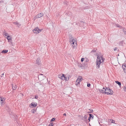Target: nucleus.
<instances>
[{
    "mask_svg": "<svg viewBox=\"0 0 126 126\" xmlns=\"http://www.w3.org/2000/svg\"><path fill=\"white\" fill-rule=\"evenodd\" d=\"M104 62V59L102 56L99 55H97V58L96 62L97 68H99L100 67V65L103 64Z\"/></svg>",
    "mask_w": 126,
    "mask_h": 126,
    "instance_id": "nucleus-1",
    "label": "nucleus"
},
{
    "mask_svg": "<svg viewBox=\"0 0 126 126\" xmlns=\"http://www.w3.org/2000/svg\"><path fill=\"white\" fill-rule=\"evenodd\" d=\"M70 42L71 45L72 46L73 48H75L77 46L76 41L73 38H70Z\"/></svg>",
    "mask_w": 126,
    "mask_h": 126,
    "instance_id": "nucleus-2",
    "label": "nucleus"
},
{
    "mask_svg": "<svg viewBox=\"0 0 126 126\" xmlns=\"http://www.w3.org/2000/svg\"><path fill=\"white\" fill-rule=\"evenodd\" d=\"M105 93L107 94H112L113 93V91L109 88H106L105 90Z\"/></svg>",
    "mask_w": 126,
    "mask_h": 126,
    "instance_id": "nucleus-3",
    "label": "nucleus"
},
{
    "mask_svg": "<svg viewBox=\"0 0 126 126\" xmlns=\"http://www.w3.org/2000/svg\"><path fill=\"white\" fill-rule=\"evenodd\" d=\"M7 39L8 42H9L10 45L12 46H13V43L12 42V38L10 37L8 35V36L6 37Z\"/></svg>",
    "mask_w": 126,
    "mask_h": 126,
    "instance_id": "nucleus-4",
    "label": "nucleus"
},
{
    "mask_svg": "<svg viewBox=\"0 0 126 126\" xmlns=\"http://www.w3.org/2000/svg\"><path fill=\"white\" fill-rule=\"evenodd\" d=\"M41 30H39L38 28H36L33 30V32L36 34L40 32H41Z\"/></svg>",
    "mask_w": 126,
    "mask_h": 126,
    "instance_id": "nucleus-5",
    "label": "nucleus"
},
{
    "mask_svg": "<svg viewBox=\"0 0 126 126\" xmlns=\"http://www.w3.org/2000/svg\"><path fill=\"white\" fill-rule=\"evenodd\" d=\"M58 77L63 80H67V78L65 77L64 75L63 74H62V76L61 75H58Z\"/></svg>",
    "mask_w": 126,
    "mask_h": 126,
    "instance_id": "nucleus-6",
    "label": "nucleus"
},
{
    "mask_svg": "<svg viewBox=\"0 0 126 126\" xmlns=\"http://www.w3.org/2000/svg\"><path fill=\"white\" fill-rule=\"evenodd\" d=\"M44 14L42 13H41L37 15L36 16V18H40L43 16Z\"/></svg>",
    "mask_w": 126,
    "mask_h": 126,
    "instance_id": "nucleus-7",
    "label": "nucleus"
},
{
    "mask_svg": "<svg viewBox=\"0 0 126 126\" xmlns=\"http://www.w3.org/2000/svg\"><path fill=\"white\" fill-rule=\"evenodd\" d=\"M44 77V76L42 74H40L38 76V78L39 79L42 80L43 79V78Z\"/></svg>",
    "mask_w": 126,
    "mask_h": 126,
    "instance_id": "nucleus-8",
    "label": "nucleus"
},
{
    "mask_svg": "<svg viewBox=\"0 0 126 126\" xmlns=\"http://www.w3.org/2000/svg\"><path fill=\"white\" fill-rule=\"evenodd\" d=\"M105 88L103 87L102 89H98V90L101 93H105Z\"/></svg>",
    "mask_w": 126,
    "mask_h": 126,
    "instance_id": "nucleus-9",
    "label": "nucleus"
},
{
    "mask_svg": "<svg viewBox=\"0 0 126 126\" xmlns=\"http://www.w3.org/2000/svg\"><path fill=\"white\" fill-rule=\"evenodd\" d=\"M13 23L15 24V25H17V26L18 27H19L21 25V24H19V23L17 21H16L15 22H14Z\"/></svg>",
    "mask_w": 126,
    "mask_h": 126,
    "instance_id": "nucleus-10",
    "label": "nucleus"
},
{
    "mask_svg": "<svg viewBox=\"0 0 126 126\" xmlns=\"http://www.w3.org/2000/svg\"><path fill=\"white\" fill-rule=\"evenodd\" d=\"M5 99L4 98H0V103L2 105V103H3V101L5 100Z\"/></svg>",
    "mask_w": 126,
    "mask_h": 126,
    "instance_id": "nucleus-11",
    "label": "nucleus"
},
{
    "mask_svg": "<svg viewBox=\"0 0 126 126\" xmlns=\"http://www.w3.org/2000/svg\"><path fill=\"white\" fill-rule=\"evenodd\" d=\"M40 59L39 58H38L36 61V63L38 65H39L40 63Z\"/></svg>",
    "mask_w": 126,
    "mask_h": 126,
    "instance_id": "nucleus-12",
    "label": "nucleus"
},
{
    "mask_svg": "<svg viewBox=\"0 0 126 126\" xmlns=\"http://www.w3.org/2000/svg\"><path fill=\"white\" fill-rule=\"evenodd\" d=\"M83 80L81 76H79V77L77 79V80L78 81H81L82 80Z\"/></svg>",
    "mask_w": 126,
    "mask_h": 126,
    "instance_id": "nucleus-13",
    "label": "nucleus"
},
{
    "mask_svg": "<svg viewBox=\"0 0 126 126\" xmlns=\"http://www.w3.org/2000/svg\"><path fill=\"white\" fill-rule=\"evenodd\" d=\"M115 82L120 87V88L121 87V83L118 81H115Z\"/></svg>",
    "mask_w": 126,
    "mask_h": 126,
    "instance_id": "nucleus-14",
    "label": "nucleus"
},
{
    "mask_svg": "<svg viewBox=\"0 0 126 126\" xmlns=\"http://www.w3.org/2000/svg\"><path fill=\"white\" fill-rule=\"evenodd\" d=\"M3 34L4 36L6 37L8 36V35L9 36V35L7 33H6V32H3Z\"/></svg>",
    "mask_w": 126,
    "mask_h": 126,
    "instance_id": "nucleus-15",
    "label": "nucleus"
},
{
    "mask_svg": "<svg viewBox=\"0 0 126 126\" xmlns=\"http://www.w3.org/2000/svg\"><path fill=\"white\" fill-rule=\"evenodd\" d=\"M36 105L35 103H32L30 104V107H31L32 106H33L34 107H36Z\"/></svg>",
    "mask_w": 126,
    "mask_h": 126,
    "instance_id": "nucleus-16",
    "label": "nucleus"
},
{
    "mask_svg": "<svg viewBox=\"0 0 126 126\" xmlns=\"http://www.w3.org/2000/svg\"><path fill=\"white\" fill-rule=\"evenodd\" d=\"M12 87L13 89L15 90L16 89L17 86L15 85H12Z\"/></svg>",
    "mask_w": 126,
    "mask_h": 126,
    "instance_id": "nucleus-17",
    "label": "nucleus"
},
{
    "mask_svg": "<svg viewBox=\"0 0 126 126\" xmlns=\"http://www.w3.org/2000/svg\"><path fill=\"white\" fill-rule=\"evenodd\" d=\"M85 23L83 22L82 21L81 22V23L80 24L81 25V26H82V25H83V26H82V27L84 28H85V26H84V25H85Z\"/></svg>",
    "mask_w": 126,
    "mask_h": 126,
    "instance_id": "nucleus-18",
    "label": "nucleus"
},
{
    "mask_svg": "<svg viewBox=\"0 0 126 126\" xmlns=\"http://www.w3.org/2000/svg\"><path fill=\"white\" fill-rule=\"evenodd\" d=\"M8 50H3L2 52V53H6L8 52Z\"/></svg>",
    "mask_w": 126,
    "mask_h": 126,
    "instance_id": "nucleus-19",
    "label": "nucleus"
},
{
    "mask_svg": "<svg viewBox=\"0 0 126 126\" xmlns=\"http://www.w3.org/2000/svg\"><path fill=\"white\" fill-rule=\"evenodd\" d=\"M122 68L124 70L126 68V64H123L122 66Z\"/></svg>",
    "mask_w": 126,
    "mask_h": 126,
    "instance_id": "nucleus-20",
    "label": "nucleus"
},
{
    "mask_svg": "<svg viewBox=\"0 0 126 126\" xmlns=\"http://www.w3.org/2000/svg\"><path fill=\"white\" fill-rule=\"evenodd\" d=\"M79 81H78V80H77L76 82V85L77 86H78V85L79 84Z\"/></svg>",
    "mask_w": 126,
    "mask_h": 126,
    "instance_id": "nucleus-21",
    "label": "nucleus"
},
{
    "mask_svg": "<svg viewBox=\"0 0 126 126\" xmlns=\"http://www.w3.org/2000/svg\"><path fill=\"white\" fill-rule=\"evenodd\" d=\"M89 115H90V118H91L92 117V119L93 118L94 116L93 115H92L91 114H89Z\"/></svg>",
    "mask_w": 126,
    "mask_h": 126,
    "instance_id": "nucleus-22",
    "label": "nucleus"
},
{
    "mask_svg": "<svg viewBox=\"0 0 126 126\" xmlns=\"http://www.w3.org/2000/svg\"><path fill=\"white\" fill-rule=\"evenodd\" d=\"M110 121H111V122L112 123H115V121L113 120H110Z\"/></svg>",
    "mask_w": 126,
    "mask_h": 126,
    "instance_id": "nucleus-23",
    "label": "nucleus"
},
{
    "mask_svg": "<svg viewBox=\"0 0 126 126\" xmlns=\"http://www.w3.org/2000/svg\"><path fill=\"white\" fill-rule=\"evenodd\" d=\"M123 89L124 91L126 92V85L124 87Z\"/></svg>",
    "mask_w": 126,
    "mask_h": 126,
    "instance_id": "nucleus-24",
    "label": "nucleus"
},
{
    "mask_svg": "<svg viewBox=\"0 0 126 126\" xmlns=\"http://www.w3.org/2000/svg\"><path fill=\"white\" fill-rule=\"evenodd\" d=\"M116 27H119L120 28H121L122 27V26H120V25H119L117 24L116 25Z\"/></svg>",
    "mask_w": 126,
    "mask_h": 126,
    "instance_id": "nucleus-25",
    "label": "nucleus"
},
{
    "mask_svg": "<svg viewBox=\"0 0 126 126\" xmlns=\"http://www.w3.org/2000/svg\"><path fill=\"white\" fill-rule=\"evenodd\" d=\"M53 123H51L48 125V126H53Z\"/></svg>",
    "mask_w": 126,
    "mask_h": 126,
    "instance_id": "nucleus-26",
    "label": "nucleus"
},
{
    "mask_svg": "<svg viewBox=\"0 0 126 126\" xmlns=\"http://www.w3.org/2000/svg\"><path fill=\"white\" fill-rule=\"evenodd\" d=\"M55 118H53L50 121V122H52L54 121L55 120Z\"/></svg>",
    "mask_w": 126,
    "mask_h": 126,
    "instance_id": "nucleus-27",
    "label": "nucleus"
},
{
    "mask_svg": "<svg viewBox=\"0 0 126 126\" xmlns=\"http://www.w3.org/2000/svg\"><path fill=\"white\" fill-rule=\"evenodd\" d=\"M90 85H91V84H90V83H87V86L88 87H90Z\"/></svg>",
    "mask_w": 126,
    "mask_h": 126,
    "instance_id": "nucleus-28",
    "label": "nucleus"
},
{
    "mask_svg": "<svg viewBox=\"0 0 126 126\" xmlns=\"http://www.w3.org/2000/svg\"><path fill=\"white\" fill-rule=\"evenodd\" d=\"M38 98V96L37 95H35V99H37Z\"/></svg>",
    "mask_w": 126,
    "mask_h": 126,
    "instance_id": "nucleus-29",
    "label": "nucleus"
},
{
    "mask_svg": "<svg viewBox=\"0 0 126 126\" xmlns=\"http://www.w3.org/2000/svg\"><path fill=\"white\" fill-rule=\"evenodd\" d=\"M84 60V58H82L81 59V61L82 62Z\"/></svg>",
    "mask_w": 126,
    "mask_h": 126,
    "instance_id": "nucleus-30",
    "label": "nucleus"
},
{
    "mask_svg": "<svg viewBox=\"0 0 126 126\" xmlns=\"http://www.w3.org/2000/svg\"><path fill=\"white\" fill-rule=\"evenodd\" d=\"M117 47H115L114 49V51H115L117 50Z\"/></svg>",
    "mask_w": 126,
    "mask_h": 126,
    "instance_id": "nucleus-31",
    "label": "nucleus"
},
{
    "mask_svg": "<svg viewBox=\"0 0 126 126\" xmlns=\"http://www.w3.org/2000/svg\"><path fill=\"white\" fill-rule=\"evenodd\" d=\"M4 75V73H3L2 74H1V77H2V76Z\"/></svg>",
    "mask_w": 126,
    "mask_h": 126,
    "instance_id": "nucleus-32",
    "label": "nucleus"
},
{
    "mask_svg": "<svg viewBox=\"0 0 126 126\" xmlns=\"http://www.w3.org/2000/svg\"><path fill=\"white\" fill-rule=\"evenodd\" d=\"M87 115H85V116H84V117H85V119H86V118H87Z\"/></svg>",
    "mask_w": 126,
    "mask_h": 126,
    "instance_id": "nucleus-33",
    "label": "nucleus"
},
{
    "mask_svg": "<svg viewBox=\"0 0 126 126\" xmlns=\"http://www.w3.org/2000/svg\"><path fill=\"white\" fill-rule=\"evenodd\" d=\"M66 114L65 113H64L63 114V115L64 116H66Z\"/></svg>",
    "mask_w": 126,
    "mask_h": 126,
    "instance_id": "nucleus-34",
    "label": "nucleus"
},
{
    "mask_svg": "<svg viewBox=\"0 0 126 126\" xmlns=\"http://www.w3.org/2000/svg\"><path fill=\"white\" fill-rule=\"evenodd\" d=\"M91 118H90V117H89V118L88 119V120H89V122H90V119Z\"/></svg>",
    "mask_w": 126,
    "mask_h": 126,
    "instance_id": "nucleus-35",
    "label": "nucleus"
},
{
    "mask_svg": "<svg viewBox=\"0 0 126 126\" xmlns=\"http://www.w3.org/2000/svg\"><path fill=\"white\" fill-rule=\"evenodd\" d=\"M125 34H126V32H125Z\"/></svg>",
    "mask_w": 126,
    "mask_h": 126,
    "instance_id": "nucleus-36",
    "label": "nucleus"
},
{
    "mask_svg": "<svg viewBox=\"0 0 126 126\" xmlns=\"http://www.w3.org/2000/svg\"><path fill=\"white\" fill-rule=\"evenodd\" d=\"M123 31H124V32H125V30H123Z\"/></svg>",
    "mask_w": 126,
    "mask_h": 126,
    "instance_id": "nucleus-37",
    "label": "nucleus"
}]
</instances>
